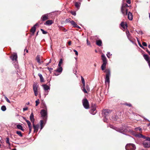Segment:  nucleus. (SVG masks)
<instances>
[{
    "label": "nucleus",
    "mask_w": 150,
    "mask_h": 150,
    "mask_svg": "<svg viewBox=\"0 0 150 150\" xmlns=\"http://www.w3.org/2000/svg\"><path fill=\"white\" fill-rule=\"evenodd\" d=\"M65 21L67 23H71V21L70 20V19H66Z\"/></svg>",
    "instance_id": "79ce46f5"
},
{
    "label": "nucleus",
    "mask_w": 150,
    "mask_h": 150,
    "mask_svg": "<svg viewBox=\"0 0 150 150\" xmlns=\"http://www.w3.org/2000/svg\"><path fill=\"white\" fill-rule=\"evenodd\" d=\"M38 75L40 78V81L41 82H44V80L42 75L40 73H39Z\"/></svg>",
    "instance_id": "b1692460"
},
{
    "label": "nucleus",
    "mask_w": 150,
    "mask_h": 150,
    "mask_svg": "<svg viewBox=\"0 0 150 150\" xmlns=\"http://www.w3.org/2000/svg\"><path fill=\"white\" fill-rule=\"evenodd\" d=\"M135 137L139 138H145V137L140 134H136L135 135Z\"/></svg>",
    "instance_id": "393cba45"
},
{
    "label": "nucleus",
    "mask_w": 150,
    "mask_h": 150,
    "mask_svg": "<svg viewBox=\"0 0 150 150\" xmlns=\"http://www.w3.org/2000/svg\"><path fill=\"white\" fill-rule=\"evenodd\" d=\"M42 33L43 34H46L47 33V32L46 31L44 30L43 29H40Z\"/></svg>",
    "instance_id": "a19ab883"
},
{
    "label": "nucleus",
    "mask_w": 150,
    "mask_h": 150,
    "mask_svg": "<svg viewBox=\"0 0 150 150\" xmlns=\"http://www.w3.org/2000/svg\"><path fill=\"white\" fill-rule=\"evenodd\" d=\"M105 72L106 73V77L105 79V82L106 83L107 82L109 83H110V71L108 69H106Z\"/></svg>",
    "instance_id": "39448f33"
},
{
    "label": "nucleus",
    "mask_w": 150,
    "mask_h": 150,
    "mask_svg": "<svg viewBox=\"0 0 150 150\" xmlns=\"http://www.w3.org/2000/svg\"><path fill=\"white\" fill-rule=\"evenodd\" d=\"M110 127L112 129H114L116 131H117L118 132H120L124 133V132H126L127 131V127L126 126V127H125V128L123 127L122 128H118L115 127L113 126L112 125H110Z\"/></svg>",
    "instance_id": "f257e3e1"
},
{
    "label": "nucleus",
    "mask_w": 150,
    "mask_h": 150,
    "mask_svg": "<svg viewBox=\"0 0 150 150\" xmlns=\"http://www.w3.org/2000/svg\"><path fill=\"white\" fill-rule=\"evenodd\" d=\"M40 56L39 55H37L36 57V60L37 61L38 63L40 64H41V62H40Z\"/></svg>",
    "instance_id": "c756f323"
},
{
    "label": "nucleus",
    "mask_w": 150,
    "mask_h": 150,
    "mask_svg": "<svg viewBox=\"0 0 150 150\" xmlns=\"http://www.w3.org/2000/svg\"><path fill=\"white\" fill-rule=\"evenodd\" d=\"M53 21L52 20H49L47 21L44 24L45 25H50L53 23Z\"/></svg>",
    "instance_id": "aec40b11"
},
{
    "label": "nucleus",
    "mask_w": 150,
    "mask_h": 150,
    "mask_svg": "<svg viewBox=\"0 0 150 150\" xmlns=\"http://www.w3.org/2000/svg\"><path fill=\"white\" fill-rule=\"evenodd\" d=\"M17 127L18 129L22 130L23 131H24V129H23L22 126L19 124H18L17 125Z\"/></svg>",
    "instance_id": "c85d7f7f"
},
{
    "label": "nucleus",
    "mask_w": 150,
    "mask_h": 150,
    "mask_svg": "<svg viewBox=\"0 0 150 150\" xmlns=\"http://www.w3.org/2000/svg\"><path fill=\"white\" fill-rule=\"evenodd\" d=\"M146 51L147 53L150 55V52L147 49L146 50Z\"/></svg>",
    "instance_id": "69168bd1"
},
{
    "label": "nucleus",
    "mask_w": 150,
    "mask_h": 150,
    "mask_svg": "<svg viewBox=\"0 0 150 150\" xmlns=\"http://www.w3.org/2000/svg\"><path fill=\"white\" fill-rule=\"evenodd\" d=\"M110 112V110L106 109H104L102 111V115L104 118H105L108 116Z\"/></svg>",
    "instance_id": "1a4fd4ad"
},
{
    "label": "nucleus",
    "mask_w": 150,
    "mask_h": 150,
    "mask_svg": "<svg viewBox=\"0 0 150 150\" xmlns=\"http://www.w3.org/2000/svg\"><path fill=\"white\" fill-rule=\"evenodd\" d=\"M4 98L6 100V101L8 103H11V102L8 99L6 96H5Z\"/></svg>",
    "instance_id": "58836bf2"
},
{
    "label": "nucleus",
    "mask_w": 150,
    "mask_h": 150,
    "mask_svg": "<svg viewBox=\"0 0 150 150\" xmlns=\"http://www.w3.org/2000/svg\"><path fill=\"white\" fill-rule=\"evenodd\" d=\"M71 24L74 27L80 28V27L76 23L73 21H71Z\"/></svg>",
    "instance_id": "a211bd4d"
},
{
    "label": "nucleus",
    "mask_w": 150,
    "mask_h": 150,
    "mask_svg": "<svg viewBox=\"0 0 150 150\" xmlns=\"http://www.w3.org/2000/svg\"><path fill=\"white\" fill-rule=\"evenodd\" d=\"M129 6L126 3H123L121 6V11L124 16H126L128 13V9L126 7H128Z\"/></svg>",
    "instance_id": "7ed1b4c3"
},
{
    "label": "nucleus",
    "mask_w": 150,
    "mask_h": 150,
    "mask_svg": "<svg viewBox=\"0 0 150 150\" xmlns=\"http://www.w3.org/2000/svg\"><path fill=\"white\" fill-rule=\"evenodd\" d=\"M83 84V86H82V88H85V83H84V84Z\"/></svg>",
    "instance_id": "338daca9"
},
{
    "label": "nucleus",
    "mask_w": 150,
    "mask_h": 150,
    "mask_svg": "<svg viewBox=\"0 0 150 150\" xmlns=\"http://www.w3.org/2000/svg\"><path fill=\"white\" fill-rule=\"evenodd\" d=\"M143 45L144 46L146 47L147 46L146 43L145 42H143L142 43Z\"/></svg>",
    "instance_id": "49530a36"
},
{
    "label": "nucleus",
    "mask_w": 150,
    "mask_h": 150,
    "mask_svg": "<svg viewBox=\"0 0 150 150\" xmlns=\"http://www.w3.org/2000/svg\"><path fill=\"white\" fill-rule=\"evenodd\" d=\"M43 87L44 90L45 91V92L44 93V94L45 95H47L48 94L49 92L48 90H50V87L49 86L46 85H43Z\"/></svg>",
    "instance_id": "9d476101"
},
{
    "label": "nucleus",
    "mask_w": 150,
    "mask_h": 150,
    "mask_svg": "<svg viewBox=\"0 0 150 150\" xmlns=\"http://www.w3.org/2000/svg\"><path fill=\"white\" fill-rule=\"evenodd\" d=\"M75 5L76 7L78 8H79L80 5V3L77 2H76Z\"/></svg>",
    "instance_id": "7c9ffc66"
},
{
    "label": "nucleus",
    "mask_w": 150,
    "mask_h": 150,
    "mask_svg": "<svg viewBox=\"0 0 150 150\" xmlns=\"http://www.w3.org/2000/svg\"><path fill=\"white\" fill-rule=\"evenodd\" d=\"M137 40H138V43H139V46H140V47L144 49V47L142 45H141V43H139V41H138V38H137Z\"/></svg>",
    "instance_id": "09e8293b"
},
{
    "label": "nucleus",
    "mask_w": 150,
    "mask_h": 150,
    "mask_svg": "<svg viewBox=\"0 0 150 150\" xmlns=\"http://www.w3.org/2000/svg\"><path fill=\"white\" fill-rule=\"evenodd\" d=\"M40 126H41L40 129L41 130L42 129V128L43 127V121L42 120H41L40 121Z\"/></svg>",
    "instance_id": "2f4dec72"
},
{
    "label": "nucleus",
    "mask_w": 150,
    "mask_h": 150,
    "mask_svg": "<svg viewBox=\"0 0 150 150\" xmlns=\"http://www.w3.org/2000/svg\"><path fill=\"white\" fill-rule=\"evenodd\" d=\"M63 63V59H60V60L59 62V64H58V66L60 67L61 66V65Z\"/></svg>",
    "instance_id": "72a5a7b5"
},
{
    "label": "nucleus",
    "mask_w": 150,
    "mask_h": 150,
    "mask_svg": "<svg viewBox=\"0 0 150 150\" xmlns=\"http://www.w3.org/2000/svg\"><path fill=\"white\" fill-rule=\"evenodd\" d=\"M17 134L19 135L21 137H22L23 135H22L21 132L20 131H17L16 132Z\"/></svg>",
    "instance_id": "f704fd0d"
},
{
    "label": "nucleus",
    "mask_w": 150,
    "mask_h": 150,
    "mask_svg": "<svg viewBox=\"0 0 150 150\" xmlns=\"http://www.w3.org/2000/svg\"><path fill=\"white\" fill-rule=\"evenodd\" d=\"M126 34L127 36V37L128 39H131V38L132 37H131L130 35V34L129 33V32L128 30H127L126 32Z\"/></svg>",
    "instance_id": "5701e85b"
},
{
    "label": "nucleus",
    "mask_w": 150,
    "mask_h": 150,
    "mask_svg": "<svg viewBox=\"0 0 150 150\" xmlns=\"http://www.w3.org/2000/svg\"><path fill=\"white\" fill-rule=\"evenodd\" d=\"M30 119L32 123H34L35 119L34 117V115L33 112H32L30 116Z\"/></svg>",
    "instance_id": "f3484780"
},
{
    "label": "nucleus",
    "mask_w": 150,
    "mask_h": 150,
    "mask_svg": "<svg viewBox=\"0 0 150 150\" xmlns=\"http://www.w3.org/2000/svg\"><path fill=\"white\" fill-rule=\"evenodd\" d=\"M28 108L27 107L24 108H23V111H25L27 110H28Z\"/></svg>",
    "instance_id": "6e6d98bb"
},
{
    "label": "nucleus",
    "mask_w": 150,
    "mask_h": 150,
    "mask_svg": "<svg viewBox=\"0 0 150 150\" xmlns=\"http://www.w3.org/2000/svg\"><path fill=\"white\" fill-rule=\"evenodd\" d=\"M25 119V121L27 123L28 126L31 125V122H30L29 121L26 120L25 119Z\"/></svg>",
    "instance_id": "c9c22d12"
},
{
    "label": "nucleus",
    "mask_w": 150,
    "mask_h": 150,
    "mask_svg": "<svg viewBox=\"0 0 150 150\" xmlns=\"http://www.w3.org/2000/svg\"><path fill=\"white\" fill-rule=\"evenodd\" d=\"M108 120V117H106L104 119V121L105 122H107V120Z\"/></svg>",
    "instance_id": "603ef678"
},
{
    "label": "nucleus",
    "mask_w": 150,
    "mask_h": 150,
    "mask_svg": "<svg viewBox=\"0 0 150 150\" xmlns=\"http://www.w3.org/2000/svg\"><path fill=\"white\" fill-rule=\"evenodd\" d=\"M97 112L96 110V107L95 104H92L91 105V109L90 111L91 113L93 115H95Z\"/></svg>",
    "instance_id": "6e6552de"
},
{
    "label": "nucleus",
    "mask_w": 150,
    "mask_h": 150,
    "mask_svg": "<svg viewBox=\"0 0 150 150\" xmlns=\"http://www.w3.org/2000/svg\"><path fill=\"white\" fill-rule=\"evenodd\" d=\"M33 127L34 129V132H37L38 129V128L39 127V125H35L34 123H33Z\"/></svg>",
    "instance_id": "4468645a"
},
{
    "label": "nucleus",
    "mask_w": 150,
    "mask_h": 150,
    "mask_svg": "<svg viewBox=\"0 0 150 150\" xmlns=\"http://www.w3.org/2000/svg\"><path fill=\"white\" fill-rule=\"evenodd\" d=\"M86 88L87 91H90V88L88 85H87L86 86Z\"/></svg>",
    "instance_id": "de8ad7c7"
},
{
    "label": "nucleus",
    "mask_w": 150,
    "mask_h": 150,
    "mask_svg": "<svg viewBox=\"0 0 150 150\" xmlns=\"http://www.w3.org/2000/svg\"><path fill=\"white\" fill-rule=\"evenodd\" d=\"M135 129L136 131H137L138 130H139V131H140L142 130L141 128L140 127H139L136 128H135Z\"/></svg>",
    "instance_id": "a18cd8bd"
},
{
    "label": "nucleus",
    "mask_w": 150,
    "mask_h": 150,
    "mask_svg": "<svg viewBox=\"0 0 150 150\" xmlns=\"http://www.w3.org/2000/svg\"><path fill=\"white\" fill-rule=\"evenodd\" d=\"M82 90L85 93H87V91L85 88H82Z\"/></svg>",
    "instance_id": "c03bdc74"
},
{
    "label": "nucleus",
    "mask_w": 150,
    "mask_h": 150,
    "mask_svg": "<svg viewBox=\"0 0 150 150\" xmlns=\"http://www.w3.org/2000/svg\"><path fill=\"white\" fill-rule=\"evenodd\" d=\"M101 57L103 62L107 63L106 58L104 54H103L101 55Z\"/></svg>",
    "instance_id": "4be33fe9"
},
{
    "label": "nucleus",
    "mask_w": 150,
    "mask_h": 150,
    "mask_svg": "<svg viewBox=\"0 0 150 150\" xmlns=\"http://www.w3.org/2000/svg\"><path fill=\"white\" fill-rule=\"evenodd\" d=\"M47 68L50 71H51L53 70V69L52 68H49L48 67Z\"/></svg>",
    "instance_id": "4d7b16f0"
},
{
    "label": "nucleus",
    "mask_w": 150,
    "mask_h": 150,
    "mask_svg": "<svg viewBox=\"0 0 150 150\" xmlns=\"http://www.w3.org/2000/svg\"><path fill=\"white\" fill-rule=\"evenodd\" d=\"M126 2L127 3L129 4H130L131 3V0H127Z\"/></svg>",
    "instance_id": "bf43d9fd"
},
{
    "label": "nucleus",
    "mask_w": 150,
    "mask_h": 150,
    "mask_svg": "<svg viewBox=\"0 0 150 150\" xmlns=\"http://www.w3.org/2000/svg\"><path fill=\"white\" fill-rule=\"evenodd\" d=\"M82 103L85 109H88L89 108V103L86 99H84L82 100Z\"/></svg>",
    "instance_id": "423d86ee"
},
{
    "label": "nucleus",
    "mask_w": 150,
    "mask_h": 150,
    "mask_svg": "<svg viewBox=\"0 0 150 150\" xmlns=\"http://www.w3.org/2000/svg\"><path fill=\"white\" fill-rule=\"evenodd\" d=\"M51 62V59H50V61L49 62H48V63H47L46 64V66H47Z\"/></svg>",
    "instance_id": "e2e57ef3"
},
{
    "label": "nucleus",
    "mask_w": 150,
    "mask_h": 150,
    "mask_svg": "<svg viewBox=\"0 0 150 150\" xmlns=\"http://www.w3.org/2000/svg\"><path fill=\"white\" fill-rule=\"evenodd\" d=\"M143 144L145 147L148 148L150 147V142L147 140H144L143 142Z\"/></svg>",
    "instance_id": "9b49d317"
},
{
    "label": "nucleus",
    "mask_w": 150,
    "mask_h": 150,
    "mask_svg": "<svg viewBox=\"0 0 150 150\" xmlns=\"http://www.w3.org/2000/svg\"><path fill=\"white\" fill-rule=\"evenodd\" d=\"M102 42L100 40H97L96 41V44L99 46H100L101 45Z\"/></svg>",
    "instance_id": "cd10ccee"
},
{
    "label": "nucleus",
    "mask_w": 150,
    "mask_h": 150,
    "mask_svg": "<svg viewBox=\"0 0 150 150\" xmlns=\"http://www.w3.org/2000/svg\"><path fill=\"white\" fill-rule=\"evenodd\" d=\"M6 143L8 144H9V139L8 137L6 138Z\"/></svg>",
    "instance_id": "37998d69"
},
{
    "label": "nucleus",
    "mask_w": 150,
    "mask_h": 150,
    "mask_svg": "<svg viewBox=\"0 0 150 150\" xmlns=\"http://www.w3.org/2000/svg\"><path fill=\"white\" fill-rule=\"evenodd\" d=\"M107 63L103 62L101 67V68L102 70H103L105 69Z\"/></svg>",
    "instance_id": "bb28decb"
},
{
    "label": "nucleus",
    "mask_w": 150,
    "mask_h": 150,
    "mask_svg": "<svg viewBox=\"0 0 150 150\" xmlns=\"http://www.w3.org/2000/svg\"><path fill=\"white\" fill-rule=\"evenodd\" d=\"M35 103H36V105H35L36 106H38L39 104V100L38 99H37V100H36L35 101Z\"/></svg>",
    "instance_id": "4c0bfd02"
},
{
    "label": "nucleus",
    "mask_w": 150,
    "mask_h": 150,
    "mask_svg": "<svg viewBox=\"0 0 150 150\" xmlns=\"http://www.w3.org/2000/svg\"><path fill=\"white\" fill-rule=\"evenodd\" d=\"M74 51L75 52L76 55H78V52L76 50H74Z\"/></svg>",
    "instance_id": "8fccbe9b"
},
{
    "label": "nucleus",
    "mask_w": 150,
    "mask_h": 150,
    "mask_svg": "<svg viewBox=\"0 0 150 150\" xmlns=\"http://www.w3.org/2000/svg\"><path fill=\"white\" fill-rule=\"evenodd\" d=\"M110 52H108L107 53V54H106V55H107V57H108V58H109V56H108V54H110Z\"/></svg>",
    "instance_id": "0e129e2a"
},
{
    "label": "nucleus",
    "mask_w": 150,
    "mask_h": 150,
    "mask_svg": "<svg viewBox=\"0 0 150 150\" xmlns=\"http://www.w3.org/2000/svg\"><path fill=\"white\" fill-rule=\"evenodd\" d=\"M81 78L82 83L83 84H84V83H85V82L84 78H83V77L82 76H81Z\"/></svg>",
    "instance_id": "ea45409f"
},
{
    "label": "nucleus",
    "mask_w": 150,
    "mask_h": 150,
    "mask_svg": "<svg viewBox=\"0 0 150 150\" xmlns=\"http://www.w3.org/2000/svg\"><path fill=\"white\" fill-rule=\"evenodd\" d=\"M125 105H127V106H128L129 107H130L131 106V105L130 104H127V103H125Z\"/></svg>",
    "instance_id": "052dcab7"
},
{
    "label": "nucleus",
    "mask_w": 150,
    "mask_h": 150,
    "mask_svg": "<svg viewBox=\"0 0 150 150\" xmlns=\"http://www.w3.org/2000/svg\"><path fill=\"white\" fill-rule=\"evenodd\" d=\"M146 140H147V141L150 142V138L149 137H146Z\"/></svg>",
    "instance_id": "13d9d810"
},
{
    "label": "nucleus",
    "mask_w": 150,
    "mask_h": 150,
    "mask_svg": "<svg viewBox=\"0 0 150 150\" xmlns=\"http://www.w3.org/2000/svg\"><path fill=\"white\" fill-rule=\"evenodd\" d=\"M71 41H69L68 42V44L69 45H71Z\"/></svg>",
    "instance_id": "774afa93"
},
{
    "label": "nucleus",
    "mask_w": 150,
    "mask_h": 150,
    "mask_svg": "<svg viewBox=\"0 0 150 150\" xmlns=\"http://www.w3.org/2000/svg\"><path fill=\"white\" fill-rule=\"evenodd\" d=\"M42 108L44 109L41 110L40 114L43 118L45 119L47 117V107L46 105L44 103H43V105L42 106Z\"/></svg>",
    "instance_id": "f03ea898"
},
{
    "label": "nucleus",
    "mask_w": 150,
    "mask_h": 150,
    "mask_svg": "<svg viewBox=\"0 0 150 150\" xmlns=\"http://www.w3.org/2000/svg\"><path fill=\"white\" fill-rule=\"evenodd\" d=\"M1 109L2 111H4L6 110V107L5 105H3L1 106Z\"/></svg>",
    "instance_id": "473e14b6"
},
{
    "label": "nucleus",
    "mask_w": 150,
    "mask_h": 150,
    "mask_svg": "<svg viewBox=\"0 0 150 150\" xmlns=\"http://www.w3.org/2000/svg\"><path fill=\"white\" fill-rule=\"evenodd\" d=\"M128 19L130 20H132L133 19L132 14L130 12H129L128 14Z\"/></svg>",
    "instance_id": "6ab92c4d"
},
{
    "label": "nucleus",
    "mask_w": 150,
    "mask_h": 150,
    "mask_svg": "<svg viewBox=\"0 0 150 150\" xmlns=\"http://www.w3.org/2000/svg\"><path fill=\"white\" fill-rule=\"evenodd\" d=\"M143 57L147 62L150 61L149 59V57L148 55L144 54L143 55Z\"/></svg>",
    "instance_id": "412c9836"
},
{
    "label": "nucleus",
    "mask_w": 150,
    "mask_h": 150,
    "mask_svg": "<svg viewBox=\"0 0 150 150\" xmlns=\"http://www.w3.org/2000/svg\"><path fill=\"white\" fill-rule=\"evenodd\" d=\"M28 127L29 128V134L31 132L32 129V127L31 125L28 126Z\"/></svg>",
    "instance_id": "e433bc0d"
},
{
    "label": "nucleus",
    "mask_w": 150,
    "mask_h": 150,
    "mask_svg": "<svg viewBox=\"0 0 150 150\" xmlns=\"http://www.w3.org/2000/svg\"><path fill=\"white\" fill-rule=\"evenodd\" d=\"M62 30H64V31H67V30L64 28H62Z\"/></svg>",
    "instance_id": "680f3d73"
},
{
    "label": "nucleus",
    "mask_w": 150,
    "mask_h": 150,
    "mask_svg": "<svg viewBox=\"0 0 150 150\" xmlns=\"http://www.w3.org/2000/svg\"><path fill=\"white\" fill-rule=\"evenodd\" d=\"M125 149L126 150H135L136 147L134 144L130 143L126 145Z\"/></svg>",
    "instance_id": "20e7f679"
},
{
    "label": "nucleus",
    "mask_w": 150,
    "mask_h": 150,
    "mask_svg": "<svg viewBox=\"0 0 150 150\" xmlns=\"http://www.w3.org/2000/svg\"><path fill=\"white\" fill-rule=\"evenodd\" d=\"M129 40L132 43H134V41L133 40V38H132V37L131 38V39H129Z\"/></svg>",
    "instance_id": "864d4df0"
},
{
    "label": "nucleus",
    "mask_w": 150,
    "mask_h": 150,
    "mask_svg": "<svg viewBox=\"0 0 150 150\" xmlns=\"http://www.w3.org/2000/svg\"><path fill=\"white\" fill-rule=\"evenodd\" d=\"M33 90L34 91L35 95L37 96L38 94V87L37 85H33Z\"/></svg>",
    "instance_id": "f8f14e48"
},
{
    "label": "nucleus",
    "mask_w": 150,
    "mask_h": 150,
    "mask_svg": "<svg viewBox=\"0 0 150 150\" xmlns=\"http://www.w3.org/2000/svg\"><path fill=\"white\" fill-rule=\"evenodd\" d=\"M71 13L72 15L75 16L76 15V13L74 11H72L71 12Z\"/></svg>",
    "instance_id": "3c124183"
},
{
    "label": "nucleus",
    "mask_w": 150,
    "mask_h": 150,
    "mask_svg": "<svg viewBox=\"0 0 150 150\" xmlns=\"http://www.w3.org/2000/svg\"><path fill=\"white\" fill-rule=\"evenodd\" d=\"M38 23H36L31 29L30 32L32 33L33 34H34L35 30L36 27L38 25Z\"/></svg>",
    "instance_id": "2eb2a0df"
},
{
    "label": "nucleus",
    "mask_w": 150,
    "mask_h": 150,
    "mask_svg": "<svg viewBox=\"0 0 150 150\" xmlns=\"http://www.w3.org/2000/svg\"><path fill=\"white\" fill-rule=\"evenodd\" d=\"M11 58L13 61H16L17 60V56L16 54H15L11 56Z\"/></svg>",
    "instance_id": "dca6fc26"
},
{
    "label": "nucleus",
    "mask_w": 150,
    "mask_h": 150,
    "mask_svg": "<svg viewBox=\"0 0 150 150\" xmlns=\"http://www.w3.org/2000/svg\"><path fill=\"white\" fill-rule=\"evenodd\" d=\"M121 26L124 28L125 29L127 28V25L126 24H125L123 22H122L120 24Z\"/></svg>",
    "instance_id": "a878e982"
},
{
    "label": "nucleus",
    "mask_w": 150,
    "mask_h": 150,
    "mask_svg": "<svg viewBox=\"0 0 150 150\" xmlns=\"http://www.w3.org/2000/svg\"><path fill=\"white\" fill-rule=\"evenodd\" d=\"M62 70V68L61 66L59 67L57 69L54 71V73L55 76H58L61 73Z\"/></svg>",
    "instance_id": "0eeeda50"
},
{
    "label": "nucleus",
    "mask_w": 150,
    "mask_h": 150,
    "mask_svg": "<svg viewBox=\"0 0 150 150\" xmlns=\"http://www.w3.org/2000/svg\"><path fill=\"white\" fill-rule=\"evenodd\" d=\"M87 44L88 45H90V43L88 41V39H87Z\"/></svg>",
    "instance_id": "5fc2aeb1"
},
{
    "label": "nucleus",
    "mask_w": 150,
    "mask_h": 150,
    "mask_svg": "<svg viewBox=\"0 0 150 150\" xmlns=\"http://www.w3.org/2000/svg\"><path fill=\"white\" fill-rule=\"evenodd\" d=\"M48 19V14H47L42 15L41 18V20L42 21H45Z\"/></svg>",
    "instance_id": "ddd939ff"
}]
</instances>
